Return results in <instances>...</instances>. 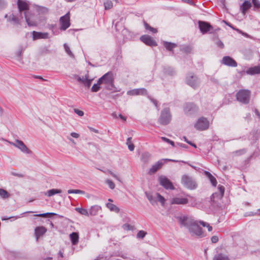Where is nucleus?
<instances>
[{
  "label": "nucleus",
  "instance_id": "0eeeda50",
  "mask_svg": "<svg viewBox=\"0 0 260 260\" xmlns=\"http://www.w3.org/2000/svg\"><path fill=\"white\" fill-rule=\"evenodd\" d=\"M166 161L177 162L178 161L172 159H161L152 165L148 171V174L149 175H152L155 173L159 169L161 168V167Z\"/></svg>",
  "mask_w": 260,
  "mask_h": 260
},
{
  "label": "nucleus",
  "instance_id": "c756f323",
  "mask_svg": "<svg viewBox=\"0 0 260 260\" xmlns=\"http://www.w3.org/2000/svg\"><path fill=\"white\" fill-rule=\"evenodd\" d=\"M70 239L73 245H76L79 240V235L77 233L73 232L70 235Z\"/></svg>",
  "mask_w": 260,
  "mask_h": 260
},
{
  "label": "nucleus",
  "instance_id": "f03ea898",
  "mask_svg": "<svg viewBox=\"0 0 260 260\" xmlns=\"http://www.w3.org/2000/svg\"><path fill=\"white\" fill-rule=\"evenodd\" d=\"M181 183L185 187L190 190L195 189L198 186L195 179L187 175L182 176Z\"/></svg>",
  "mask_w": 260,
  "mask_h": 260
},
{
  "label": "nucleus",
  "instance_id": "4d7b16f0",
  "mask_svg": "<svg viewBox=\"0 0 260 260\" xmlns=\"http://www.w3.org/2000/svg\"><path fill=\"white\" fill-rule=\"evenodd\" d=\"M106 182L110 188L113 189L115 188V184L111 180L108 179L106 180Z\"/></svg>",
  "mask_w": 260,
  "mask_h": 260
},
{
  "label": "nucleus",
  "instance_id": "cd10ccee",
  "mask_svg": "<svg viewBox=\"0 0 260 260\" xmlns=\"http://www.w3.org/2000/svg\"><path fill=\"white\" fill-rule=\"evenodd\" d=\"M163 45L166 49L170 51H172L174 48L177 47L176 44L167 41H164Z\"/></svg>",
  "mask_w": 260,
  "mask_h": 260
},
{
  "label": "nucleus",
  "instance_id": "de8ad7c7",
  "mask_svg": "<svg viewBox=\"0 0 260 260\" xmlns=\"http://www.w3.org/2000/svg\"><path fill=\"white\" fill-rule=\"evenodd\" d=\"M199 223L204 227H207L209 232H211L212 230V227L208 223L203 221H199Z\"/></svg>",
  "mask_w": 260,
  "mask_h": 260
},
{
  "label": "nucleus",
  "instance_id": "774afa93",
  "mask_svg": "<svg viewBox=\"0 0 260 260\" xmlns=\"http://www.w3.org/2000/svg\"><path fill=\"white\" fill-rule=\"evenodd\" d=\"M71 136L75 138H78L79 137V134L75 132L71 133Z\"/></svg>",
  "mask_w": 260,
  "mask_h": 260
},
{
  "label": "nucleus",
  "instance_id": "e2e57ef3",
  "mask_svg": "<svg viewBox=\"0 0 260 260\" xmlns=\"http://www.w3.org/2000/svg\"><path fill=\"white\" fill-rule=\"evenodd\" d=\"M211 240L212 243H215L218 242V237H217L216 236H214L211 237Z\"/></svg>",
  "mask_w": 260,
  "mask_h": 260
},
{
  "label": "nucleus",
  "instance_id": "bf43d9fd",
  "mask_svg": "<svg viewBox=\"0 0 260 260\" xmlns=\"http://www.w3.org/2000/svg\"><path fill=\"white\" fill-rule=\"evenodd\" d=\"M92 80L88 79V78L86 80H85V81L84 82V85L85 87L89 88L91 86Z\"/></svg>",
  "mask_w": 260,
  "mask_h": 260
},
{
  "label": "nucleus",
  "instance_id": "4c0bfd02",
  "mask_svg": "<svg viewBox=\"0 0 260 260\" xmlns=\"http://www.w3.org/2000/svg\"><path fill=\"white\" fill-rule=\"evenodd\" d=\"M145 194L147 198L152 205H154L156 204V201L154 199L152 194L148 193L147 192H145Z\"/></svg>",
  "mask_w": 260,
  "mask_h": 260
},
{
  "label": "nucleus",
  "instance_id": "4468645a",
  "mask_svg": "<svg viewBox=\"0 0 260 260\" xmlns=\"http://www.w3.org/2000/svg\"><path fill=\"white\" fill-rule=\"evenodd\" d=\"M221 63L225 66L232 67H236L237 66V62L229 56H224L221 61Z\"/></svg>",
  "mask_w": 260,
  "mask_h": 260
},
{
  "label": "nucleus",
  "instance_id": "0e129e2a",
  "mask_svg": "<svg viewBox=\"0 0 260 260\" xmlns=\"http://www.w3.org/2000/svg\"><path fill=\"white\" fill-rule=\"evenodd\" d=\"M210 80L212 82H213V83H214V84H219V81H218V80L217 79H216L215 78H214V77H211V78H210Z\"/></svg>",
  "mask_w": 260,
  "mask_h": 260
},
{
  "label": "nucleus",
  "instance_id": "ea45409f",
  "mask_svg": "<svg viewBox=\"0 0 260 260\" xmlns=\"http://www.w3.org/2000/svg\"><path fill=\"white\" fill-rule=\"evenodd\" d=\"M68 193L69 194L76 193L84 194L85 193V192L83 190H81L80 189H69L68 190Z\"/></svg>",
  "mask_w": 260,
  "mask_h": 260
},
{
  "label": "nucleus",
  "instance_id": "5fc2aeb1",
  "mask_svg": "<svg viewBox=\"0 0 260 260\" xmlns=\"http://www.w3.org/2000/svg\"><path fill=\"white\" fill-rule=\"evenodd\" d=\"M246 152V149H242L234 152V153L236 155H241L245 154Z\"/></svg>",
  "mask_w": 260,
  "mask_h": 260
},
{
  "label": "nucleus",
  "instance_id": "393cba45",
  "mask_svg": "<svg viewBox=\"0 0 260 260\" xmlns=\"http://www.w3.org/2000/svg\"><path fill=\"white\" fill-rule=\"evenodd\" d=\"M204 174L210 180L212 186L215 187L217 185V182L216 178L209 172L206 171L204 172Z\"/></svg>",
  "mask_w": 260,
  "mask_h": 260
},
{
  "label": "nucleus",
  "instance_id": "7ed1b4c3",
  "mask_svg": "<svg viewBox=\"0 0 260 260\" xmlns=\"http://www.w3.org/2000/svg\"><path fill=\"white\" fill-rule=\"evenodd\" d=\"M172 118V115L169 108H164L160 113V115L158 119L159 124L162 125L168 124Z\"/></svg>",
  "mask_w": 260,
  "mask_h": 260
},
{
  "label": "nucleus",
  "instance_id": "e433bc0d",
  "mask_svg": "<svg viewBox=\"0 0 260 260\" xmlns=\"http://www.w3.org/2000/svg\"><path fill=\"white\" fill-rule=\"evenodd\" d=\"M75 210L77 211L78 213L81 214V215H85V216H89V211L85 209L82 208H76L75 209Z\"/></svg>",
  "mask_w": 260,
  "mask_h": 260
},
{
  "label": "nucleus",
  "instance_id": "09e8293b",
  "mask_svg": "<svg viewBox=\"0 0 260 260\" xmlns=\"http://www.w3.org/2000/svg\"><path fill=\"white\" fill-rule=\"evenodd\" d=\"M181 50L186 53H190L192 50V48L190 46H185L181 48Z\"/></svg>",
  "mask_w": 260,
  "mask_h": 260
},
{
  "label": "nucleus",
  "instance_id": "603ef678",
  "mask_svg": "<svg viewBox=\"0 0 260 260\" xmlns=\"http://www.w3.org/2000/svg\"><path fill=\"white\" fill-rule=\"evenodd\" d=\"M215 199H219V193L214 192L213 193L210 197V201L212 203H215L216 201H215Z\"/></svg>",
  "mask_w": 260,
  "mask_h": 260
},
{
  "label": "nucleus",
  "instance_id": "a878e982",
  "mask_svg": "<svg viewBox=\"0 0 260 260\" xmlns=\"http://www.w3.org/2000/svg\"><path fill=\"white\" fill-rule=\"evenodd\" d=\"M102 210L101 206L98 205H93L89 209V215L95 216L98 214V212Z\"/></svg>",
  "mask_w": 260,
  "mask_h": 260
},
{
  "label": "nucleus",
  "instance_id": "423d86ee",
  "mask_svg": "<svg viewBox=\"0 0 260 260\" xmlns=\"http://www.w3.org/2000/svg\"><path fill=\"white\" fill-rule=\"evenodd\" d=\"M185 82L193 89H196L200 85V80L193 74L189 73L186 77Z\"/></svg>",
  "mask_w": 260,
  "mask_h": 260
},
{
  "label": "nucleus",
  "instance_id": "3c124183",
  "mask_svg": "<svg viewBox=\"0 0 260 260\" xmlns=\"http://www.w3.org/2000/svg\"><path fill=\"white\" fill-rule=\"evenodd\" d=\"M147 233L144 231H140L137 234V237L140 239H143L146 235Z\"/></svg>",
  "mask_w": 260,
  "mask_h": 260
},
{
  "label": "nucleus",
  "instance_id": "c85d7f7f",
  "mask_svg": "<svg viewBox=\"0 0 260 260\" xmlns=\"http://www.w3.org/2000/svg\"><path fill=\"white\" fill-rule=\"evenodd\" d=\"M151 158V154L148 152L143 153L141 155V160L144 164H147L149 162Z\"/></svg>",
  "mask_w": 260,
  "mask_h": 260
},
{
  "label": "nucleus",
  "instance_id": "f257e3e1",
  "mask_svg": "<svg viewBox=\"0 0 260 260\" xmlns=\"http://www.w3.org/2000/svg\"><path fill=\"white\" fill-rule=\"evenodd\" d=\"M114 77L112 72L110 71L104 74L99 78V82L104 85V88L109 90H113L114 92L119 91L114 85Z\"/></svg>",
  "mask_w": 260,
  "mask_h": 260
},
{
  "label": "nucleus",
  "instance_id": "a18cd8bd",
  "mask_svg": "<svg viewBox=\"0 0 260 260\" xmlns=\"http://www.w3.org/2000/svg\"><path fill=\"white\" fill-rule=\"evenodd\" d=\"M75 76L78 81L84 83V82L85 81V80H86L88 77V75H86L85 76H83L82 77H80L77 75H76Z\"/></svg>",
  "mask_w": 260,
  "mask_h": 260
},
{
  "label": "nucleus",
  "instance_id": "6e6552de",
  "mask_svg": "<svg viewBox=\"0 0 260 260\" xmlns=\"http://www.w3.org/2000/svg\"><path fill=\"white\" fill-rule=\"evenodd\" d=\"M209 126V122L205 117H202L198 119L194 124V127L199 131H205L207 129Z\"/></svg>",
  "mask_w": 260,
  "mask_h": 260
},
{
  "label": "nucleus",
  "instance_id": "ddd939ff",
  "mask_svg": "<svg viewBox=\"0 0 260 260\" xmlns=\"http://www.w3.org/2000/svg\"><path fill=\"white\" fill-rule=\"evenodd\" d=\"M60 24V30H65L70 26V13L68 12L66 15L61 16L59 19Z\"/></svg>",
  "mask_w": 260,
  "mask_h": 260
},
{
  "label": "nucleus",
  "instance_id": "f3484780",
  "mask_svg": "<svg viewBox=\"0 0 260 260\" xmlns=\"http://www.w3.org/2000/svg\"><path fill=\"white\" fill-rule=\"evenodd\" d=\"M179 221L180 224L183 226L188 228L192 219H189L186 216H179L176 217Z\"/></svg>",
  "mask_w": 260,
  "mask_h": 260
},
{
  "label": "nucleus",
  "instance_id": "2f4dec72",
  "mask_svg": "<svg viewBox=\"0 0 260 260\" xmlns=\"http://www.w3.org/2000/svg\"><path fill=\"white\" fill-rule=\"evenodd\" d=\"M213 260H230V259L225 254L219 253L215 255Z\"/></svg>",
  "mask_w": 260,
  "mask_h": 260
},
{
  "label": "nucleus",
  "instance_id": "72a5a7b5",
  "mask_svg": "<svg viewBox=\"0 0 260 260\" xmlns=\"http://www.w3.org/2000/svg\"><path fill=\"white\" fill-rule=\"evenodd\" d=\"M108 208H109L111 211H114L116 213H118L120 211V209L115 205L108 203L106 205Z\"/></svg>",
  "mask_w": 260,
  "mask_h": 260
},
{
  "label": "nucleus",
  "instance_id": "9b49d317",
  "mask_svg": "<svg viewBox=\"0 0 260 260\" xmlns=\"http://www.w3.org/2000/svg\"><path fill=\"white\" fill-rule=\"evenodd\" d=\"M158 181L160 185L166 189L173 190L175 187L171 181L166 176L161 175L159 177Z\"/></svg>",
  "mask_w": 260,
  "mask_h": 260
},
{
  "label": "nucleus",
  "instance_id": "f8f14e48",
  "mask_svg": "<svg viewBox=\"0 0 260 260\" xmlns=\"http://www.w3.org/2000/svg\"><path fill=\"white\" fill-rule=\"evenodd\" d=\"M198 23L200 30L203 34H205L207 32H213L212 30L213 28L209 22L203 21H199Z\"/></svg>",
  "mask_w": 260,
  "mask_h": 260
},
{
  "label": "nucleus",
  "instance_id": "13d9d810",
  "mask_svg": "<svg viewBox=\"0 0 260 260\" xmlns=\"http://www.w3.org/2000/svg\"><path fill=\"white\" fill-rule=\"evenodd\" d=\"M38 11L40 13H43V14H46V13H48V8L44 7H40L39 9H38Z\"/></svg>",
  "mask_w": 260,
  "mask_h": 260
},
{
  "label": "nucleus",
  "instance_id": "6ab92c4d",
  "mask_svg": "<svg viewBox=\"0 0 260 260\" xmlns=\"http://www.w3.org/2000/svg\"><path fill=\"white\" fill-rule=\"evenodd\" d=\"M47 232V229L43 226H37L35 229V235L37 240Z\"/></svg>",
  "mask_w": 260,
  "mask_h": 260
},
{
  "label": "nucleus",
  "instance_id": "9d476101",
  "mask_svg": "<svg viewBox=\"0 0 260 260\" xmlns=\"http://www.w3.org/2000/svg\"><path fill=\"white\" fill-rule=\"evenodd\" d=\"M7 142H8L10 145L18 148L23 153L26 154H29L31 153V151L27 147V146L22 141L16 140L15 142H10L9 141H7Z\"/></svg>",
  "mask_w": 260,
  "mask_h": 260
},
{
  "label": "nucleus",
  "instance_id": "69168bd1",
  "mask_svg": "<svg viewBox=\"0 0 260 260\" xmlns=\"http://www.w3.org/2000/svg\"><path fill=\"white\" fill-rule=\"evenodd\" d=\"M6 5V4L4 0H0V8H4Z\"/></svg>",
  "mask_w": 260,
  "mask_h": 260
},
{
  "label": "nucleus",
  "instance_id": "c9c22d12",
  "mask_svg": "<svg viewBox=\"0 0 260 260\" xmlns=\"http://www.w3.org/2000/svg\"><path fill=\"white\" fill-rule=\"evenodd\" d=\"M0 196L4 199H6L9 198L10 194L6 190L0 188Z\"/></svg>",
  "mask_w": 260,
  "mask_h": 260
},
{
  "label": "nucleus",
  "instance_id": "bb28decb",
  "mask_svg": "<svg viewBox=\"0 0 260 260\" xmlns=\"http://www.w3.org/2000/svg\"><path fill=\"white\" fill-rule=\"evenodd\" d=\"M246 73L249 75H255L258 74L260 73V67L259 66H255L253 67H251L247 69L246 71Z\"/></svg>",
  "mask_w": 260,
  "mask_h": 260
},
{
  "label": "nucleus",
  "instance_id": "412c9836",
  "mask_svg": "<svg viewBox=\"0 0 260 260\" xmlns=\"http://www.w3.org/2000/svg\"><path fill=\"white\" fill-rule=\"evenodd\" d=\"M127 94L132 95H146L147 90L145 88L135 89L127 92Z\"/></svg>",
  "mask_w": 260,
  "mask_h": 260
},
{
  "label": "nucleus",
  "instance_id": "c03bdc74",
  "mask_svg": "<svg viewBox=\"0 0 260 260\" xmlns=\"http://www.w3.org/2000/svg\"><path fill=\"white\" fill-rule=\"evenodd\" d=\"M157 195V201L159 202H160L161 204V205H164L165 203V199L164 197H162L160 194L159 193H156Z\"/></svg>",
  "mask_w": 260,
  "mask_h": 260
},
{
  "label": "nucleus",
  "instance_id": "20e7f679",
  "mask_svg": "<svg viewBox=\"0 0 260 260\" xmlns=\"http://www.w3.org/2000/svg\"><path fill=\"white\" fill-rule=\"evenodd\" d=\"M251 92L247 89H241L236 94L238 101L244 104H247L250 101Z\"/></svg>",
  "mask_w": 260,
  "mask_h": 260
},
{
  "label": "nucleus",
  "instance_id": "8fccbe9b",
  "mask_svg": "<svg viewBox=\"0 0 260 260\" xmlns=\"http://www.w3.org/2000/svg\"><path fill=\"white\" fill-rule=\"evenodd\" d=\"M104 7L106 10L110 9L113 7V4L110 1H107L104 3Z\"/></svg>",
  "mask_w": 260,
  "mask_h": 260
},
{
  "label": "nucleus",
  "instance_id": "680f3d73",
  "mask_svg": "<svg viewBox=\"0 0 260 260\" xmlns=\"http://www.w3.org/2000/svg\"><path fill=\"white\" fill-rule=\"evenodd\" d=\"M216 45L219 47L220 48H223L224 47V45L223 44V43H222V41H221L220 40H217L216 42Z\"/></svg>",
  "mask_w": 260,
  "mask_h": 260
},
{
  "label": "nucleus",
  "instance_id": "f704fd0d",
  "mask_svg": "<svg viewBox=\"0 0 260 260\" xmlns=\"http://www.w3.org/2000/svg\"><path fill=\"white\" fill-rule=\"evenodd\" d=\"M102 84V82H99V79L98 80L97 83L94 84L91 88V90L93 92H98L101 88L100 85Z\"/></svg>",
  "mask_w": 260,
  "mask_h": 260
},
{
  "label": "nucleus",
  "instance_id": "052dcab7",
  "mask_svg": "<svg viewBox=\"0 0 260 260\" xmlns=\"http://www.w3.org/2000/svg\"><path fill=\"white\" fill-rule=\"evenodd\" d=\"M74 112L76 114H77L78 115H79V116H82L84 115V112L81 110H80L77 109H74Z\"/></svg>",
  "mask_w": 260,
  "mask_h": 260
},
{
  "label": "nucleus",
  "instance_id": "1a4fd4ad",
  "mask_svg": "<svg viewBox=\"0 0 260 260\" xmlns=\"http://www.w3.org/2000/svg\"><path fill=\"white\" fill-rule=\"evenodd\" d=\"M184 113L188 116H190L197 113L199 111V108L192 103H187L183 106Z\"/></svg>",
  "mask_w": 260,
  "mask_h": 260
},
{
  "label": "nucleus",
  "instance_id": "338daca9",
  "mask_svg": "<svg viewBox=\"0 0 260 260\" xmlns=\"http://www.w3.org/2000/svg\"><path fill=\"white\" fill-rule=\"evenodd\" d=\"M127 146H128V149L130 151H132L134 150L135 146L133 143H131L129 144H128Z\"/></svg>",
  "mask_w": 260,
  "mask_h": 260
},
{
  "label": "nucleus",
  "instance_id": "864d4df0",
  "mask_svg": "<svg viewBox=\"0 0 260 260\" xmlns=\"http://www.w3.org/2000/svg\"><path fill=\"white\" fill-rule=\"evenodd\" d=\"M161 139L162 141L171 144L172 146H173V147L175 146V143L173 141H172L166 137H161Z\"/></svg>",
  "mask_w": 260,
  "mask_h": 260
},
{
  "label": "nucleus",
  "instance_id": "aec40b11",
  "mask_svg": "<svg viewBox=\"0 0 260 260\" xmlns=\"http://www.w3.org/2000/svg\"><path fill=\"white\" fill-rule=\"evenodd\" d=\"M17 5L21 16H22V12L23 11L27 12V11L28 10L29 6L25 2L21 0H18Z\"/></svg>",
  "mask_w": 260,
  "mask_h": 260
},
{
  "label": "nucleus",
  "instance_id": "49530a36",
  "mask_svg": "<svg viewBox=\"0 0 260 260\" xmlns=\"http://www.w3.org/2000/svg\"><path fill=\"white\" fill-rule=\"evenodd\" d=\"M144 26H145V28L146 29H148V30H150L151 31H152L153 33L157 32V30H156V28L152 27L148 23H147L145 22H144Z\"/></svg>",
  "mask_w": 260,
  "mask_h": 260
},
{
  "label": "nucleus",
  "instance_id": "79ce46f5",
  "mask_svg": "<svg viewBox=\"0 0 260 260\" xmlns=\"http://www.w3.org/2000/svg\"><path fill=\"white\" fill-rule=\"evenodd\" d=\"M252 3L253 5V10L257 11L260 8V1L258 0H252Z\"/></svg>",
  "mask_w": 260,
  "mask_h": 260
},
{
  "label": "nucleus",
  "instance_id": "b1692460",
  "mask_svg": "<svg viewBox=\"0 0 260 260\" xmlns=\"http://www.w3.org/2000/svg\"><path fill=\"white\" fill-rule=\"evenodd\" d=\"M172 204H182L185 205L188 203V199L182 198H175L171 200Z\"/></svg>",
  "mask_w": 260,
  "mask_h": 260
},
{
  "label": "nucleus",
  "instance_id": "2eb2a0df",
  "mask_svg": "<svg viewBox=\"0 0 260 260\" xmlns=\"http://www.w3.org/2000/svg\"><path fill=\"white\" fill-rule=\"evenodd\" d=\"M140 40L147 45L151 47L157 46L156 42L151 37L148 35L142 36L140 38Z\"/></svg>",
  "mask_w": 260,
  "mask_h": 260
},
{
  "label": "nucleus",
  "instance_id": "a211bd4d",
  "mask_svg": "<svg viewBox=\"0 0 260 260\" xmlns=\"http://www.w3.org/2000/svg\"><path fill=\"white\" fill-rule=\"evenodd\" d=\"M32 39L34 40H36L41 39H48L49 38V35L48 32H42L33 31L32 32Z\"/></svg>",
  "mask_w": 260,
  "mask_h": 260
},
{
  "label": "nucleus",
  "instance_id": "4be33fe9",
  "mask_svg": "<svg viewBox=\"0 0 260 260\" xmlns=\"http://www.w3.org/2000/svg\"><path fill=\"white\" fill-rule=\"evenodd\" d=\"M252 7L251 3L249 1H245L241 5L240 9L243 15H245L247 10Z\"/></svg>",
  "mask_w": 260,
  "mask_h": 260
},
{
  "label": "nucleus",
  "instance_id": "5701e85b",
  "mask_svg": "<svg viewBox=\"0 0 260 260\" xmlns=\"http://www.w3.org/2000/svg\"><path fill=\"white\" fill-rule=\"evenodd\" d=\"M24 15L25 21L28 26H34L37 25L36 21L31 19V17L29 15L28 12H24Z\"/></svg>",
  "mask_w": 260,
  "mask_h": 260
},
{
  "label": "nucleus",
  "instance_id": "37998d69",
  "mask_svg": "<svg viewBox=\"0 0 260 260\" xmlns=\"http://www.w3.org/2000/svg\"><path fill=\"white\" fill-rule=\"evenodd\" d=\"M218 189L220 192L219 193V199H221L224 196V187L222 185H219L218 186Z\"/></svg>",
  "mask_w": 260,
  "mask_h": 260
},
{
  "label": "nucleus",
  "instance_id": "7c9ffc66",
  "mask_svg": "<svg viewBox=\"0 0 260 260\" xmlns=\"http://www.w3.org/2000/svg\"><path fill=\"white\" fill-rule=\"evenodd\" d=\"M163 72L165 74L170 76H173L175 74L174 69L170 67H164Z\"/></svg>",
  "mask_w": 260,
  "mask_h": 260
},
{
  "label": "nucleus",
  "instance_id": "58836bf2",
  "mask_svg": "<svg viewBox=\"0 0 260 260\" xmlns=\"http://www.w3.org/2000/svg\"><path fill=\"white\" fill-rule=\"evenodd\" d=\"M64 48L65 49L66 52L72 58H74L75 57V56L74 54L72 53L71 50H70V48L69 46L67 45V44L65 43L64 44Z\"/></svg>",
  "mask_w": 260,
  "mask_h": 260
},
{
  "label": "nucleus",
  "instance_id": "a19ab883",
  "mask_svg": "<svg viewBox=\"0 0 260 260\" xmlns=\"http://www.w3.org/2000/svg\"><path fill=\"white\" fill-rule=\"evenodd\" d=\"M49 215H57V214L54 213H41V214H34V216H37V217H47Z\"/></svg>",
  "mask_w": 260,
  "mask_h": 260
},
{
  "label": "nucleus",
  "instance_id": "39448f33",
  "mask_svg": "<svg viewBox=\"0 0 260 260\" xmlns=\"http://www.w3.org/2000/svg\"><path fill=\"white\" fill-rule=\"evenodd\" d=\"M199 221L192 220L188 228L190 233H192L199 237H203L205 236L202 228H201L199 224Z\"/></svg>",
  "mask_w": 260,
  "mask_h": 260
},
{
  "label": "nucleus",
  "instance_id": "473e14b6",
  "mask_svg": "<svg viewBox=\"0 0 260 260\" xmlns=\"http://www.w3.org/2000/svg\"><path fill=\"white\" fill-rule=\"evenodd\" d=\"M62 192V190L58 189H51L48 190L46 193L48 197L52 196L57 193H60Z\"/></svg>",
  "mask_w": 260,
  "mask_h": 260
},
{
  "label": "nucleus",
  "instance_id": "dca6fc26",
  "mask_svg": "<svg viewBox=\"0 0 260 260\" xmlns=\"http://www.w3.org/2000/svg\"><path fill=\"white\" fill-rule=\"evenodd\" d=\"M5 17L7 18V21L8 22H11L14 25L18 26L21 24L20 19L19 18L13 14H11L10 15L6 14L5 16Z\"/></svg>",
  "mask_w": 260,
  "mask_h": 260
},
{
  "label": "nucleus",
  "instance_id": "6e6d98bb",
  "mask_svg": "<svg viewBox=\"0 0 260 260\" xmlns=\"http://www.w3.org/2000/svg\"><path fill=\"white\" fill-rule=\"evenodd\" d=\"M148 98L151 101V102L153 103V104L155 105L156 108L158 110H159V106L158 105L157 101L156 100H155V99H153L152 98H151L149 95L148 96Z\"/></svg>",
  "mask_w": 260,
  "mask_h": 260
}]
</instances>
